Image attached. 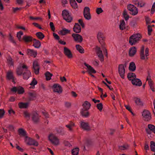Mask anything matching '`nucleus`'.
I'll use <instances>...</instances> for the list:
<instances>
[{"label": "nucleus", "mask_w": 155, "mask_h": 155, "mask_svg": "<svg viewBox=\"0 0 155 155\" xmlns=\"http://www.w3.org/2000/svg\"><path fill=\"white\" fill-rule=\"evenodd\" d=\"M137 1L138 2L137 5L138 6L140 7L144 6L145 5V3L142 0H137Z\"/></svg>", "instance_id": "nucleus-50"}, {"label": "nucleus", "mask_w": 155, "mask_h": 155, "mask_svg": "<svg viewBox=\"0 0 155 155\" xmlns=\"http://www.w3.org/2000/svg\"><path fill=\"white\" fill-rule=\"evenodd\" d=\"M79 149L78 148H76L72 150H71L72 155H78Z\"/></svg>", "instance_id": "nucleus-43"}, {"label": "nucleus", "mask_w": 155, "mask_h": 155, "mask_svg": "<svg viewBox=\"0 0 155 155\" xmlns=\"http://www.w3.org/2000/svg\"><path fill=\"white\" fill-rule=\"evenodd\" d=\"M53 91L59 94L62 93V88L61 86L59 84H54L52 87Z\"/></svg>", "instance_id": "nucleus-12"}, {"label": "nucleus", "mask_w": 155, "mask_h": 155, "mask_svg": "<svg viewBox=\"0 0 155 155\" xmlns=\"http://www.w3.org/2000/svg\"><path fill=\"white\" fill-rule=\"evenodd\" d=\"M131 82L134 85L140 86L142 85V83L141 80L140 79L136 78L132 80Z\"/></svg>", "instance_id": "nucleus-21"}, {"label": "nucleus", "mask_w": 155, "mask_h": 155, "mask_svg": "<svg viewBox=\"0 0 155 155\" xmlns=\"http://www.w3.org/2000/svg\"><path fill=\"white\" fill-rule=\"evenodd\" d=\"M147 127L150 130L155 134V126L151 124H149Z\"/></svg>", "instance_id": "nucleus-40"}, {"label": "nucleus", "mask_w": 155, "mask_h": 155, "mask_svg": "<svg viewBox=\"0 0 155 155\" xmlns=\"http://www.w3.org/2000/svg\"><path fill=\"white\" fill-rule=\"evenodd\" d=\"M31 76V73L28 69L26 70L25 72L23 74V79L25 80H27Z\"/></svg>", "instance_id": "nucleus-26"}, {"label": "nucleus", "mask_w": 155, "mask_h": 155, "mask_svg": "<svg viewBox=\"0 0 155 155\" xmlns=\"http://www.w3.org/2000/svg\"><path fill=\"white\" fill-rule=\"evenodd\" d=\"M84 65L87 67V71L89 74H91L92 73H96V71L90 65L86 63H84Z\"/></svg>", "instance_id": "nucleus-25"}, {"label": "nucleus", "mask_w": 155, "mask_h": 155, "mask_svg": "<svg viewBox=\"0 0 155 155\" xmlns=\"http://www.w3.org/2000/svg\"><path fill=\"white\" fill-rule=\"evenodd\" d=\"M127 9L130 14L132 15H135L138 13V8L134 5L130 4L127 5Z\"/></svg>", "instance_id": "nucleus-6"}, {"label": "nucleus", "mask_w": 155, "mask_h": 155, "mask_svg": "<svg viewBox=\"0 0 155 155\" xmlns=\"http://www.w3.org/2000/svg\"><path fill=\"white\" fill-rule=\"evenodd\" d=\"M62 15L64 19L67 22H70L72 20V18L70 15L68 11L65 10L63 11Z\"/></svg>", "instance_id": "nucleus-8"}, {"label": "nucleus", "mask_w": 155, "mask_h": 155, "mask_svg": "<svg viewBox=\"0 0 155 155\" xmlns=\"http://www.w3.org/2000/svg\"><path fill=\"white\" fill-rule=\"evenodd\" d=\"M9 39L12 43H13L15 45H16V43L15 41L14 40L13 37L10 34L9 35Z\"/></svg>", "instance_id": "nucleus-51"}, {"label": "nucleus", "mask_w": 155, "mask_h": 155, "mask_svg": "<svg viewBox=\"0 0 155 155\" xmlns=\"http://www.w3.org/2000/svg\"><path fill=\"white\" fill-rule=\"evenodd\" d=\"M33 46L36 48H39L41 45L40 42L35 39H34Z\"/></svg>", "instance_id": "nucleus-32"}, {"label": "nucleus", "mask_w": 155, "mask_h": 155, "mask_svg": "<svg viewBox=\"0 0 155 155\" xmlns=\"http://www.w3.org/2000/svg\"><path fill=\"white\" fill-rule=\"evenodd\" d=\"M72 36L74 40L77 42L81 43L83 40L82 36L78 34L73 33L72 34Z\"/></svg>", "instance_id": "nucleus-13"}, {"label": "nucleus", "mask_w": 155, "mask_h": 155, "mask_svg": "<svg viewBox=\"0 0 155 155\" xmlns=\"http://www.w3.org/2000/svg\"><path fill=\"white\" fill-rule=\"evenodd\" d=\"M37 84V81L35 79V78H33V80L30 84L31 87H29L30 88H34L35 86Z\"/></svg>", "instance_id": "nucleus-45"}, {"label": "nucleus", "mask_w": 155, "mask_h": 155, "mask_svg": "<svg viewBox=\"0 0 155 155\" xmlns=\"http://www.w3.org/2000/svg\"><path fill=\"white\" fill-rule=\"evenodd\" d=\"M155 12V2H154L152 5V8L151 9L150 13L151 14H153Z\"/></svg>", "instance_id": "nucleus-52"}, {"label": "nucleus", "mask_w": 155, "mask_h": 155, "mask_svg": "<svg viewBox=\"0 0 155 155\" xmlns=\"http://www.w3.org/2000/svg\"><path fill=\"white\" fill-rule=\"evenodd\" d=\"M96 50L97 54L101 61H104V56L103 55L102 51L100 48L98 47L96 48Z\"/></svg>", "instance_id": "nucleus-17"}, {"label": "nucleus", "mask_w": 155, "mask_h": 155, "mask_svg": "<svg viewBox=\"0 0 155 155\" xmlns=\"http://www.w3.org/2000/svg\"><path fill=\"white\" fill-rule=\"evenodd\" d=\"M136 68L135 64L134 62H131L130 63L129 66V69L130 71H134Z\"/></svg>", "instance_id": "nucleus-36"}, {"label": "nucleus", "mask_w": 155, "mask_h": 155, "mask_svg": "<svg viewBox=\"0 0 155 155\" xmlns=\"http://www.w3.org/2000/svg\"><path fill=\"white\" fill-rule=\"evenodd\" d=\"M23 34V32L21 31H20L17 33V37L19 41H21V36Z\"/></svg>", "instance_id": "nucleus-49"}, {"label": "nucleus", "mask_w": 155, "mask_h": 155, "mask_svg": "<svg viewBox=\"0 0 155 155\" xmlns=\"http://www.w3.org/2000/svg\"><path fill=\"white\" fill-rule=\"evenodd\" d=\"M152 31L151 26L149 25L148 26V35H151V32Z\"/></svg>", "instance_id": "nucleus-56"}, {"label": "nucleus", "mask_w": 155, "mask_h": 155, "mask_svg": "<svg viewBox=\"0 0 155 155\" xmlns=\"http://www.w3.org/2000/svg\"><path fill=\"white\" fill-rule=\"evenodd\" d=\"M22 8H12V9L14 12H15L18 10H20L22 9Z\"/></svg>", "instance_id": "nucleus-64"}, {"label": "nucleus", "mask_w": 155, "mask_h": 155, "mask_svg": "<svg viewBox=\"0 0 155 155\" xmlns=\"http://www.w3.org/2000/svg\"><path fill=\"white\" fill-rule=\"evenodd\" d=\"M147 80L148 81V84L150 87L153 86V82L151 79L147 78Z\"/></svg>", "instance_id": "nucleus-53"}, {"label": "nucleus", "mask_w": 155, "mask_h": 155, "mask_svg": "<svg viewBox=\"0 0 155 155\" xmlns=\"http://www.w3.org/2000/svg\"><path fill=\"white\" fill-rule=\"evenodd\" d=\"M28 68V67L25 64H20L16 70L17 74L18 76L21 75L23 74V69L25 71Z\"/></svg>", "instance_id": "nucleus-7"}, {"label": "nucleus", "mask_w": 155, "mask_h": 155, "mask_svg": "<svg viewBox=\"0 0 155 155\" xmlns=\"http://www.w3.org/2000/svg\"><path fill=\"white\" fill-rule=\"evenodd\" d=\"M103 11L101 8H98L96 10V12L98 14H99L103 12Z\"/></svg>", "instance_id": "nucleus-62"}, {"label": "nucleus", "mask_w": 155, "mask_h": 155, "mask_svg": "<svg viewBox=\"0 0 155 155\" xmlns=\"http://www.w3.org/2000/svg\"><path fill=\"white\" fill-rule=\"evenodd\" d=\"M150 147L152 151L155 152V143L153 141L150 142Z\"/></svg>", "instance_id": "nucleus-47"}, {"label": "nucleus", "mask_w": 155, "mask_h": 155, "mask_svg": "<svg viewBox=\"0 0 155 155\" xmlns=\"http://www.w3.org/2000/svg\"><path fill=\"white\" fill-rule=\"evenodd\" d=\"M97 109L100 111H101L103 108V105L102 103H99L97 104Z\"/></svg>", "instance_id": "nucleus-55"}, {"label": "nucleus", "mask_w": 155, "mask_h": 155, "mask_svg": "<svg viewBox=\"0 0 155 155\" xmlns=\"http://www.w3.org/2000/svg\"><path fill=\"white\" fill-rule=\"evenodd\" d=\"M64 54L69 58H73L72 54L68 48L64 47Z\"/></svg>", "instance_id": "nucleus-16"}, {"label": "nucleus", "mask_w": 155, "mask_h": 155, "mask_svg": "<svg viewBox=\"0 0 155 155\" xmlns=\"http://www.w3.org/2000/svg\"><path fill=\"white\" fill-rule=\"evenodd\" d=\"M33 67L35 74H38L39 73V66L37 61H35L33 62Z\"/></svg>", "instance_id": "nucleus-18"}, {"label": "nucleus", "mask_w": 155, "mask_h": 155, "mask_svg": "<svg viewBox=\"0 0 155 155\" xmlns=\"http://www.w3.org/2000/svg\"><path fill=\"white\" fill-rule=\"evenodd\" d=\"M70 30L67 29L65 28H63L62 30L59 31V34L62 35H65L68 34L69 33Z\"/></svg>", "instance_id": "nucleus-34"}, {"label": "nucleus", "mask_w": 155, "mask_h": 155, "mask_svg": "<svg viewBox=\"0 0 155 155\" xmlns=\"http://www.w3.org/2000/svg\"><path fill=\"white\" fill-rule=\"evenodd\" d=\"M137 51V48L135 47H132L129 50V55L130 57L134 56L136 54Z\"/></svg>", "instance_id": "nucleus-22"}, {"label": "nucleus", "mask_w": 155, "mask_h": 155, "mask_svg": "<svg viewBox=\"0 0 155 155\" xmlns=\"http://www.w3.org/2000/svg\"><path fill=\"white\" fill-rule=\"evenodd\" d=\"M8 112L10 115L15 114V111L11 108L8 110Z\"/></svg>", "instance_id": "nucleus-61"}, {"label": "nucleus", "mask_w": 155, "mask_h": 155, "mask_svg": "<svg viewBox=\"0 0 155 155\" xmlns=\"http://www.w3.org/2000/svg\"><path fill=\"white\" fill-rule=\"evenodd\" d=\"M97 37L101 45V48L103 51L105 53L106 55H107V52L105 47V44L104 42L105 37L103 33L101 32H98L97 35Z\"/></svg>", "instance_id": "nucleus-1"}, {"label": "nucleus", "mask_w": 155, "mask_h": 155, "mask_svg": "<svg viewBox=\"0 0 155 155\" xmlns=\"http://www.w3.org/2000/svg\"><path fill=\"white\" fill-rule=\"evenodd\" d=\"M25 141L26 143L29 145H33L36 146L38 145V143L37 142L28 137H26Z\"/></svg>", "instance_id": "nucleus-10"}, {"label": "nucleus", "mask_w": 155, "mask_h": 155, "mask_svg": "<svg viewBox=\"0 0 155 155\" xmlns=\"http://www.w3.org/2000/svg\"><path fill=\"white\" fill-rule=\"evenodd\" d=\"M149 50L148 48L145 49L144 46H142L140 51V58L142 60H146L148 59V56L149 55Z\"/></svg>", "instance_id": "nucleus-2"}, {"label": "nucleus", "mask_w": 155, "mask_h": 155, "mask_svg": "<svg viewBox=\"0 0 155 155\" xmlns=\"http://www.w3.org/2000/svg\"><path fill=\"white\" fill-rule=\"evenodd\" d=\"M84 15L86 20H89L91 19V15L90 13V8L89 7H86L84 8Z\"/></svg>", "instance_id": "nucleus-11"}, {"label": "nucleus", "mask_w": 155, "mask_h": 155, "mask_svg": "<svg viewBox=\"0 0 155 155\" xmlns=\"http://www.w3.org/2000/svg\"><path fill=\"white\" fill-rule=\"evenodd\" d=\"M18 105L19 107L21 109L26 108L28 107V103L20 102L18 103Z\"/></svg>", "instance_id": "nucleus-35"}, {"label": "nucleus", "mask_w": 155, "mask_h": 155, "mask_svg": "<svg viewBox=\"0 0 155 155\" xmlns=\"http://www.w3.org/2000/svg\"><path fill=\"white\" fill-rule=\"evenodd\" d=\"M70 4L73 8L74 9H77L78 6L76 1L74 0L73 1H71Z\"/></svg>", "instance_id": "nucleus-46"}, {"label": "nucleus", "mask_w": 155, "mask_h": 155, "mask_svg": "<svg viewBox=\"0 0 155 155\" xmlns=\"http://www.w3.org/2000/svg\"><path fill=\"white\" fill-rule=\"evenodd\" d=\"M11 91L14 92L17 91L18 93L19 94H23L24 92V88L21 86L13 87L11 89Z\"/></svg>", "instance_id": "nucleus-14"}, {"label": "nucleus", "mask_w": 155, "mask_h": 155, "mask_svg": "<svg viewBox=\"0 0 155 155\" xmlns=\"http://www.w3.org/2000/svg\"><path fill=\"white\" fill-rule=\"evenodd\" d=\"M7 77L9 80H12V81L15 83V78L13 75V72L11 71H8L7 74Z\"/></svg>", "instance_id": "nucleus-23"}, {"label": "nucleus", "mask_w": 155, "mask_h": 155, "mask_svg": "<svg viewBox=\"0 0 155 155\" xmlns=\"http://www.w3.org/2000/svg\"><path fill=\"white\" fill-rule=\"evenodd\" d=\"M133 100L137 105L140 107H142L143 106V103L140 98L135 97L134 98Z\"/></svg>", "instance_id": "nucleus-19"}, {"label": "nucleus", "mask_w": 155, "mask_h": 155, "mask_svg": "<svg viewBox=\"0 0 155 155\" xmlns=\"http://www.w3.org/2000/svg\"><path fill=\"white\" fill-rule=\"evenodd\" d=\"M28 54L34 57H35L37 55V52L36 51L32 49H28L27 51Z\"/></svg>", "instance_id": "nucleus-27"}, {"label": "nucleus", "mask_w": 155, "mask_h": 155, "mask_svg": "<svg viewBox=\"0 0 155 155\" xmlns=\"http://www.w3.org/2000/svg\"><path fill=\"white\" fill-rule=\"evenodd\" d=\"M53 75L48 71H47L45 73V76L47 80H49L51 79Z\"/></svg>", "instance_id": "nucleus-41"}, {"label": "nucleus", "mask_w": 155, "mask_h": 155, "mask_svg": "<svg viewBox=\"0 0 155 155\" xmlns=\"http://www.w3.org/2000/svg\"><path fill=\"white\" fill-rule=\"evenodd\" d=\"M40 117V116L36 112H34L32 114V119L34 122H37L39 121Z\"/></svg>", "instance_id": "nucleus-20"}, {"label": "nucleus", "mask_w": 155, "mask_h": 155, "mask_svg": "<svg viewBox=\"0 0 155 155\" xmlns=\"http://www.w3.org/2000/svg\"><path fill=\"white\" fill-rule=\"evenodd\" d=\"M127 77L129 80L131 81L134 78H136V75L133 73H129L128 74Z\"/></svg>", "instance_id": "nucleus-39"}, {"label": "nucleus", "mask_w": 155, "mask_h": 155, "mask_svg": "<svg viewBox=\"0 0 155 155\" xmlns=\"http://www.w3.org/2000/svg\"><path fill=\"white\" fill-rule=\"evenodd\" d=\"M87 110L84 109H82L81 112V115L86 117H88L89 115V112L87 111Z\"/></svg>", "instance_id": "nucleus-38"}, {"label": "nucleus", "mask_w": 155, "mask_h": 155, "mask_svg": "<svg viewBox=\"0 0 155 155\" xmlns=\"http://www.w3.org/2000/svg\"><path fill=\"white\" fill-rule=\"evenodd\" d=\"M76 48L77 50L79 52V53L82 54L84 52V49L82 47L79 45H76Z\"/></svg>", "instance_id": "nucleus-37"}, {"label": "nucleus", "mask_w": 155, "mask_h": 155, "mask_svg": "<svg viewBox=\"0 0 155 155\" xmlns=\"http://www.w3.org/2000/svg\"><path fill=\"white\" fill-rule=\"evenodd\" d=\"M23 39L26 42H29L32 41L34 39L31 36L24 35L23 37Z\"/></svg>", "instance_id": "nucleus-29"}, {"label": "nucleus", "mask_w": 155, "mask_h": 155, "mask_svg": "<svg viewBox=\"0 0 155 155\" xmlns=\"http://www.w3.org/2000/svg\"><path fill=\"white\" fill-rule=\"evenodd\" d=\"M129 147V146L127 144H124L119 147V148L122 150L128 149Z\"/></svg>", "instance_id": "nucleus-48"}, {"label": "nucleus", "mask_w": 155, "mask_h": 155, "mask_svg": "<svg viewBox=\"0 0 155 155\" xmlns=\"http://www.w3.org/2000/svg\"><path fill=\"white\" fill-rule=\"evenodd\" d=\"M141 37L139 33L134 34L130 37L129 42L131 45H135L140 40Z\"/></svg>", "instance_id": "nucleus-3"}, {"label": "nucleus", "mask_w": 155, "mask_h": 155, "mask_svg": "<svg viewBox=\"0 0 155 155\" xmlns=\"http://www.w3.org/2000/svg\"><path fill=\"white\" fill-rule=\"evenodd\" d=\"M75 126L74 123L72 122H70L65 127L67 128L68 130L70 132H72L73 131V128Z\"/></svg>", "instance_id": "nucleus-28"}, {"label": "nucleus", "mask_w": 155, "mask_h": 155, "mask_svg": "<svg viewBox=\"0 0 155 155\" xmlns=\"http://www.w3.org/2000/svg\"><path fill=\"white\" fill-rule=\"evenodd\" d=\"M63 144L65 146L68 147H70L71 146V144L68 141L66 140H64V141Z\"/></svg>", "instance_id": "nucleus-54"}, {"label": "nucleus", "mask_w": 155, "mask_h": 155, "mask_svg": "<svg viewBox=\"0 0 155 155\" xmlns=\"http://www.w3.org/2000/svg\"><path fill=\"white\" fill-rule=\"evenodd\" d=\"M126 66V64H121L118 65V72L121 77L124 78L125 73V68Z\"/></svg>", "instance_id": "nucleus-9"}, {"label": "nucleus", "mask_w": 155, "mask_h": 155, "mask_svg": "<svg viewBox=\"0 0 155 155\" xmlns=\"http://www.w3.org/2000/svg\"><path fill=\"white\" fill-rule=\"evenodd\" d=\"M79 23L82 26L83 28H84V24L83 21L82 19H79L78 20Z\"/></svg>", "instance_id": "nucleus-63"}, {"label": "nucleus", "mask_w": 155, "mask_h": 155, "mask_svg": "<svg viewBox=\"0 0 155 155\" xmlns=\"http://www.w3.org/2000/svg\"><path fill=\"white\" fill-rule=\"evenodd\" d=\"M25 117L28 120L30 118V114L27 111H25L24 113Z\"/></svg>", "instance_id": "nucleus-57"}, {"label": "nucleus", "mask_w": 155, "mask_h": 155, "mask_svg": "<svg viewBox=\"0 0 155 155\" xmlns=\"http://www.w3.org/2000/svg\"><path fill=\"white\" fill-rule=\"evenodd\" d=\"M141 114L143 120L145 121H149L152 119L151 113L148 110H143L141 113Z\"/></svg>", "instance_id": "nucleus-4"}, {"label": "nucleus", "mask_w": 155, "mask_h": 155, "mask_svg": "<svg viewBox=\"0 0 155 155\" xmlns=\"http://www.w3.org/2000/svg\"><path fill=\"white\" fill-rule=\"evenodd\" d=\"M119 25V29L121 30H123L126 28V24L123 20L120 21Z\"/></svg>", "instance_id": "nucleus-24"}, {"label": "nucleus", "mask_w": 155, "mask_h": 155, "mask_svg": "<svg viewBox=\"0 0 155 155\" xmlns=\"http://www.w3.org/2000/svg\"><path fill=\"white\" fill-rule=\"evenodd\" d=\"M91 104L89 102L87 101H85L82 104V106L84 109L88 110L91 107Z\"/></svg>", "instance_id": "nucleus-31"}, {"label": "nucleus", "mask_w": 155, "mask_h": 155, "mask_svg": "<svg viewBox=\"0 0 155 155\" xmlns=\"http://www.w3.org/2000/svg\"><path fill=\"white\" fill-rule=\"evenodd\" d=\"M36 35L37 37L41 40L42 39L45 37L44 35L41 32H38L36 33Z\"/></svg>", "instance_id": "nucleus-44"}, {"label": "nucleus", "mask_w": 155, "mask_h": 155, "mask_svg": "<svg viewBox=\"0 0 155 155\" xmlns=\"http://www.w3.org/2000/svg\"><path fill=\"white\" fill-rule=\"evenodd\" d=\"M18 132L20 136L25 137V138L26 137H27L25 131L23 128L19 129L18 130Z\"/></svg>", "instance_id": "nucleus-33"}, {"label": "nucleus", "mask_w": 155, "mask_h": 155, "mask_svg": "<svg viewBox=\"0 0 155 155\" xmlns=\"http://www.w3.org/2000/svg\"><path fill=\"white\" fill-rule=\"evenodd\" d=\"M123 15L125 20L126 21H127L128 20L129 18V16L128 14L127 11L126 10H124L123 13Z\"/></svg>", "instance_id": "nucleus-42"}, {"label": "nucleus", "mask_w": 155, "mask_h": 155, "mask_svg": "<svg viewBox=\"0 0 155 155\" xmlns=\"http://www.w3.org/2000/svg\"><path fill=\"white\" fill-rule=\"evenodd\" d=\"M30 18L31 20H42V18L41 17H33L32 16H30L29 17Z\"/></svg>", "instance_id": "nucleus-58"}, {"label": "nucleus", "mask_w": 155, "mask_h": 155, "mask_svg": "<svg viewBox=\"0 0 155 155\" xmlns=\"http://www.w3.org/2000/svg\"><path fill=\"white\" fill-rule=\"evenodd\" d=\"M50 26L51 30L53 31H54L55 30V28L54 25L53 23L52 22H50Z\"/></svg>", "instance_id": "nucleus-60"}, {"label": "nucleus", "mask_w": 155, "mask_h": 155, "mask_svg": "<svg viewBox=\"0 0 155 155\" xmlns=\"http://www.w3.org/2000/svg\"><path fill=\"white\" fill-rule=\"evenodd\" d=\"M48 139L54 145L57 146L60 144L59 139L53 134H50L49 135Z\"/></svg>", "instance_id": "nucleus-5"}, {"label": "nucleus", "mask_w": 155, "mask_h": 155, "mask_svg": "<svg viewBox=\"0 0 155 155\" xmlns=\"http://www.w3.org/2000/svg\"><path fill=\"white\" fill-rule=\"evenodd\" d=\"M5 111L3 109H0V118H2L5 114Z\"/></svg>", "instance_id": "nucleus-59"}, {"label": "nucleus", "mask_w": 155, "mask_h": 155, "mask_svg": "<svg viewBox=\"0 0 155 155\" xmlns=\"http://www.w3.org/2000/svg\"><path fill=\"white\" fill-rule=\"evenodd\" d=\"M74 31L76 33H80L81 31L80 26L78 23H75L74 26L73 28Z\"/></svg>", "instance_id": "nucleus-30"}, {"label": "nucleus", "mask_w": 155, "mask_h": 155, "mask_svg": "<svg viewBox=\"0 0 155 155\" xmlns=\"http://www.w3.org/2000/svg\"><path fill=\"white\" fill-rule=\"evenodd\" d=\"M80 127L86 130H90V127L88 123L83 121H81L80 122Z\"/></svg>", "instance_id": "nucleus-15"}]
</instances>
